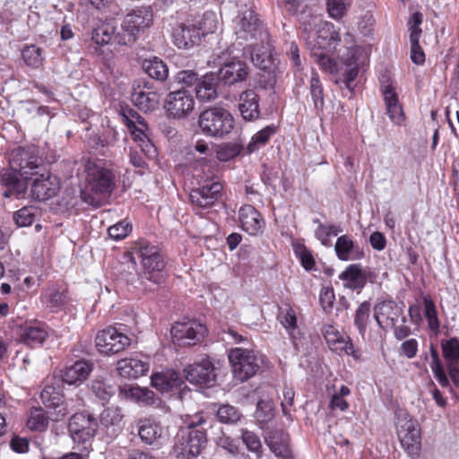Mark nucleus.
<instances>
[{
  "mask_svg": "<svg viewBox=\"0 0 459 459\" xmlns=\"http://www.w3.org/2000/svg\"><path fill=\"white\" fill-rule=\"evenodd\" d=\"M42 299L47 306L52 312L61 311L67 303V296L65 290H60L56 287L48 289Z\"/></svg>",
  "mask_w": 459,
  "mask_h": 459,
  "instance_id": "39",
  "label": "nucleus"
},
{
  "mask_svg": "<svg viewBox=\"0 0 459 459\" xmlns=\"http://www.w3.org/2000/svg\"><path fill=\"white\" fill-rule=\"evenodd\" d=\"M269 49V40L265 44V48L259 47H244L243 56L250 58L252 63L260 69V72L267 69H276L279 67L278 63L271 55L267 54Z\"/></svg>",
  "mask_w": 459,
  "mask_h": 459,
  "instance_id": "26",
  "label": "nucleus"
},
{
  "mask_svg": "<svg viewBox=\"0 0 459 459\" xmlns=\"http://www.w3.org/2000/svg\"><path fill=\"white\" fill-rule=\"evenodd\" d=\"M281 74L280 67L260 72L259 85L264 89H273Z\"/></svg>",
  "mask_w": 459,
  "mask_h": 459,
  "instance_id": "60",
  "label": "nucleus"
},
{
  "mask_svg": "<svg viewBox=\"0 0 459 459\" xmlns=\"http://www.w3.org/2000/svg\"><path fill=\"white\" fill-rule=\"evenodd\" d=\"M308 35L306 38L307 44L312 50H325L331 51L336 48L341 41L339 33L334 30L332 23L319 21L317 30L315 34L308 31L305 28Z\"/></svg>",
  "mask_w": 459,
  "mask_h": 459,
  "instance_id": "11",
  "label": "nucleus"
},
{
  "mask_svg": "<svg viewBox=\"0 0 459 459\" xmlns=\"http://www.w3.org/2000/svg\"><path fill=\"white\" fill-rule=\"evenodd\" d=\"M351 394V390L346 385H342L341 388L332 394L330 401V407L333 410L346 411L349 408V403L345 397Z\"/></svg>",
  "mask_w": 459,
  "mask_h": 459,
  "instance_id": "59",
  "label": "nucleus"
},
{
  "mask_svg": "<svg viewBox=\"0 0 459 459\" xmlns=\"http://www.w3.org/2000/svg\"><path fill=\"white\" fill-rule=\"evenodd\" d=\"M241 438L247 448L259 458L262 455V444L258 436L247 429H241Z\"/></svg>",
  "mask_w": 459,
  "mask_h": 459,
  "instance_id": "56",
  "label": "nucleus"
},
{
  "mask_svg": "<svg viewBox=\"0 0 459 459\" xmlns=\"http://www.w3.org/2000/svg\"><path fill=\"white\" fill-rule=\"evenodd\" d=\"M131 343L130 338L116 327L108 326L98 332L95 346L104 355H113L125 351Z\"/></svg>",
  "mask_w": 459,
  "mask_h": 459,
  "instance_id": "8",
  "label": "nucleus"
},
{
  "mask_svg": "<svg viewBox=\"0 0 459 459\" xmlns=\"http://www.w3.org/2000/svg\"><path fill=\"white\" fill-rule=\"evenodd\" d=\"M58 178L49 172L37 176L31 184V195L39 201L48 200L55 196L59 191Z\"/></svg>",
  "mask_w": 459,
  "mask_h": 459,
  "instance_id": "19",
  "label": "nucleus"
},
{
  "mask_svg": "<svg viewBox=\"0 0 459 459\" xmlns=\"http://www.w3.org/2000/svg\"><path fill=\"white\" fill-rule=\"evenodd\" d=\"M216 28L213 13H205L199 23V26L194 23L178 24L172 32L174 44L178 48H190L198 45L203 36L212 32Z\"/></svg>",
  "mask_w": 459,
  "mask_h": 459,
  "instance_id": "6",
  "label": "nucleus"
},
{
  "mask_svg": "<svg viewBox=\"0 0 459 459\" xmlns=\"http://www.w3.org/2000/svg\"><path fill=\"white\" fill-rule=\"evenodd\" d=\"M238 109L245 120L252 121L260 117L259 99L254 90H247L240 94Z\"/></svg>",
  "mask_w": 459,
  "mask_h": 459,
  "instance_id": "30",
  "label": "nucleus"
},
{
  "mask_svg": "<svg viewBox=\"0 0 459 459\" xmlns=\"http://www.w3.org/2000/svg\"><path fill=\"white\" fill-rule=\"evenodd\" d=\"M136 36L129 30L128 28L125 27L123 22L119 28L115 26L113 35V45L114 46H132L136 41Z\"/></svg>",
  "mask_w": 459,
  "mask_h": 459,
  "instance_id": "53",
  "label": "nucleus"
},
{
  "mask_svg": "<svg viewBox=\"0 0 459 459\" xmlns=\"http://www.w3.org/2000/svg\"><path fill=\"white\" fill-rule=\"evenodd\" d=\"M86 181L90 189L96 194H108L114 187L113 173L96 163L86 165Z\"/></svg>",
  "mask_w": 459,
  "mask_h": 459,
  "instance_id": "14",
  "label": "nucleus"
},
{
  "mask_svg": "<svg viewBox=\"0 0 459 459\" xmlns=\"http://www.w3.org/2000/svg\"><path fill=\"white\" fill-rule=\"evenodd\" d=\"M386 114L390 120L397 125L403 126L405 121V115L399 101L395 88L392 84L382 87Z\"/></svg>",
  "mask_w": 459,
  "mask_h": 459,
  "instance_id": "23",
  "label": "nucleus"
},
{
  "mask_svg": "<svg viewBox=\"0 0 459 459\" xmlns=\"http://www.w3.org/2000/svg\"><path fill=\"white\" fill-rule=\"evenodd\" d=\"M185 377L190 383L200 386H212L216 381L214 367L208 359L189 365L185 369Z\"/></svg>",
  "mask_w": 459,
  "mask_h": 459,
  "instance_id": "18",
  "label": "nucleus"
},
{
  "mask_svg": "<svg viewBox=\"0 0 459 459\" xmlns=\"http://www.w3.org/2000/svg\"><path fill=\"white\" fill-rule=\"evenodd\" d=\"M48 425V417L46 415L44 410L40 407L33 408L30 411V415L27 421L28 428L35 431H44Z\"/></svg>",
  "mask_w": 459,
  "mask_h": 459,
  "instance_id": "51",
  "label": "nucleus"
},
{
  "mask_svg": "<svg viewBox=\"0 0 459 459\" xmlns=\"http://www.w3.org/2000/svg\"><path fill=\"white\" fill-rule=\"evenodd\" d=\"M152 11L148 6H143L132 10L125 18V27L132 30V33L138 39L139 33L149 28L152 23Z\"/></svg>",
  "mask_w": 459,
  "mask_h": 459,
  "instance_id": "21",
  "label": "nucleus"
},
{
  "mask_svg": "<svg viewBox=\"0 0 459 459\" xmlns=\"http://www.w3.org/2000/svg\"><path fill=\"white\" fill-rule=\"evenodd\" d=\"M143 67L150 77L157 81L164 82L169 76L167 65L158 57L145 60L143 64Z\"/></svg>",
  "mask_w": 459,
  "mask_h": 459,
  "instance_id": "41",
  "label": "nucleus"
},
{
  "mask_svg": "<svg viewBox=\"0 0 459 459\" xmlns=\"http://www.w3.org/2000/svg\"><path fill=\"white\" fill-rule=\"evenodd\" d=\"M422 302L424 307V316L428 321L429 328L435 333H437L440 323L437 317L436 305L429 295L422 296Z\"/></svg>",
  "mask_w": 459,
  "mask_h": 459,
  "instance_id": "44",
  "label": "nucleus"
},
{
  "mask_svg": "<svg viewBox=\"0 0 459 459\" xmlns=\"http://www.w3.org/2000/svg\"><path fill=\"white\" fill-rule=\"evenodd\" d=\"M349 5L344 0H327V11L329 15L334 19L342 18L346 13Z\"/></svg>",
  "mask_w": 459,
  "mask_h": 459,
  "instance_id": "63",
  "label": "nucleus"
},
{
  "mask_svg": "<svg viewBox=\"0 0 459 459\" xmlns=\"http://www.w3.org/2000/svg\"><path fill=\"white\" fill-rule=\"evenodd\" d=\"M234 378L245 382L254 377L264 363V357L256 351L245 347L231 349L229 352Z\"/></svg>",
  "mask_w": 459,
  "mask_h": 459,
  "instance_id": "5",
  "label": "nucleus"
},
{
  "mask_svg": "<svg viewBox=\"0 0 459 459\" xmlns=\"http://www.w3.org/2000/svg\"><path fill=\"white\" fill-rule=\"evenodd\" d=\"M400 317L402 323H406L403 306H399L394 300H382L374 307V318L382 329L394 327Z\"/></svg>",
  "mask_w": 459,
  "mask_h": 459,
  "instance_id": "16",
  "label": "nucleus"
},
{
  "mask_svg": "<svg viewBox=\"0 0 459 459\" xmlns=\"http://www.w3.org/2000/svg\"><path fill=\"white\" fill-rule=\"evenodd\" d=\"M122 410L118 407H108L100 413V421L108 431L111 429V436H116L121 429L123 420Z\"/></svg>",
  "mask_w": 459,
  "mask_h": 459,
  "instance_id": "38",
  "label": "nucleus"
},
{
  "mask_svg": "<svg viewBox=\"0 0 459 459\" xmlns=\"http://www.w3.org/2000/svg\"><path fill=\"white\" fill-rule=\"evenodd\" d=\"M242 149L243 146L239 143H222L217 147L216 156L221 161H228L237 157Z\"/></svg>",
  "mask_w": 459,
  "mask_h": 459,
  "instance_id": "54",
  "label": "nucleus"
},
{
  "mask_svg": "<svg viewBox=\"0 0 459 459\" xmlns=\"http://www.w3.org/2000/svg\"><path fill=\"white\" fill-rule=\"evenodd\" d=\"M164 108L168 117L182 119L188 117L195 108V100L186 90L169 92L165 100Z\"/></svg>",
  "mask_w": 459,
  "mask_h": 459,
  "instance_id": "12",
  "label": "nucleus"
},
{
  "mask_svg": "<svg viewBox=\"0 0 459 459\" xmlns=\"http://www.w3.org/2000/svg\"><path fill=\"white\" fill-rule=\"evenodd\" d=\"M243 230L249 235L256 236L262 231L264 221L260 213L252 205H244L238 212Z\"/></svg>",
  "mask_w": 459,
  "mask_h": 459,
  "instance_id": "28",
  "label": "nucleus"
},
{
  "mask_svg": "<svg viewBox=\"0 0 459 459\" xmlns=\"http://www.w3.org/2000/svg\"><path fill=\"white\" fill-rule=\"evenodd\" d=\"M119 375L126 378H137L149 371V363L136 358H126L117 361Z\"/></svg>",
  "mask_w": 459,
  "mask_h": 459,
  "instance_id": "32",
  "label": "nucleus"
},
{
  "mask_svg": "<svg viewBox=\"0 0 459 459\" xmlns=\"http://www.w3.org/2000/svg\"><path fill=\"white\" fill-rule=\"evenodd\" d=\"M218 78L214 73H208L198 80L195 86V95L199 101L209 102L218 97Z\"/></svg>",
  "mask_w": 459,
  "mask_h": 459,
  "instance_id": "29",
  "label": "nucleus"
},
{
  "mask_svg": "<svg viewBox=\"0 0 459 459\" xmlns=\"http://www.w3.org/2000/svg\"><path fill=\"white\" fill-rule=\"evenodd\" d=\"M310 95L315 108L317 111H322L325 106L324 91L318 74L314 71L310 78Z\"/></svg>",
  "mask_w": 459,
  "mask_h": 459,
  "instance_id": "47",
  "label": "nucleus"
},
{
  "mask_svg": "<svg viewBox=\"0 0 459 459\" xmlns=\"http://www.w3.org/2000/svg\"><path fill=\"white\" fill-rule=\"evenodd\" d=\"M206 327L197 321L176 323L171 328L172 341L178 346L195 345L201 341Z\"/></svg>",
  "mask_w": 459,
  "mask_h": 459,
  "instance_id": "13",
  "label": "nucleus"
},
{
  "mask_svg": "<svg viewBox=\"0 0 459 459\" xmlns=\"http://www.w3.org/2000/svg\"><path fill=\"white\" fill-rule=\"evenodd\" d=\"M119 394L124 398L143 406H159L160 400L147 387L124 385L119 387Z\"/></svg>",
  "mask_w": 459,
  "mask_h": 459,
  "instance_id": "22",
  "label": "nucleus"
},
{
  "mask_svg": "<svg viewBox=\"0 0 459 459\" xmlns=\"http://www.w3.org/2000/svg\"><path fill=\"white\" fill-rule=\"evenodd\" d=\"M124 119L126 125L131 131L133 139L138 143L142 151L150 155L154 154V145L152 143L145 133L148 128L145 120L141 116H137V125H135V122L132 119H129L126 114H124Z\"/></svg>",
  "mask_w": 459,
  "mask_h": 459,
  "instance_id": "25",
  "label": "nucleus"
},
{
  "mask_svg": "<svg viewBox=\"0 0 459 459\" xmlns=\"http://www.w3.org/2000/svg\"><path fill=\"white\" fill-rule=\"evenodd\" d=\"M430 357H431L430 368L433 372L435 378L437 379V381L442 387H448L449 386L448 377L445 372L443 364L439 359L438 352L433 345L430 346Z\"/></svg>",
  "mask_w": 459,
  "mask_h": 459,
  "instance_id": "43",
  "label": "nucleus"
},
{
  "mask_svg": "<svg viewBox=\"0 0 459 459\" xmlns=\"http://www.w3.org/2000/svg\"><path fill=\"white\" fill-rule=\"evenodd\" d=\"M115 25L112 22H101L91 31V40L100 46L113 45Z\"/></svg>",
  "mask_w": 459,
  "mask_h": 459,
  "instance_id": "42",
  "label": "nucleus"
},
{
  "mask_svg": "<svg viewBox=\"0 0 459 459\" xmlns=\"http://www.w3.org/2000/svg\"><path fill=\"white\" fill-rule=\"evenodd\" d=\"M325 51V50H312L311 56L324 71L333 74L336 72V62Z\"/></svg>",
  "mask_w": 459,
  "mask_h": 459,
  "instance_id": "58",
  "label": "nucleus"
},
{
  "mask_svg": "<svg viewBox=\"0 0 459 459\" xmlns=\"http://www.w3.org/2000/svg\"><path fill=\"white\" fill-rule=\"evenodd\" d=\"M222 185L219 181L205 182L203 186L192 189L189 199L195 208L206 209L213 206L221 197Z\"/></svg>",
  "mask_w": 459,
  "mask_h": 459,
  "instance_id": "17",
  "label": "nucleus"
},
{
  "mask_svg": "<svg viewBox=\"0 0 459 459\" xmlns=\"http://www.w3.org/2000/svg\"><path fill=\"white\" fill-rule=\"evenodd\" d=\"M160 428L153 422L146 421L139 429V436L146 444H152L160 436Z\"/></svg>",
  "mask_w": 459,
  "mask_h": 459,
  "instance_id": "57",
  "label": "nucleus"
},
{
  "mask_svg": "<svg viewBox=\"0 0 459 459\" xmlns=\"http://www.w3.org/2000/svg\"><path fill=\"white\" fill-rule=\"evenodd\" d=\"M204 134L212 137H224L234 128L232 115L222 108H211L204 110L198 120Z\"/></svg>",
  "mask_w": 459,
  "mask_h": 459,
  "instance_id": "7",
  "label": "nucleus"
},
{
  "mask_svg": "<svg viewBox=\"0 0 459 459\" xmlns=\"http://www.w3.org/2000/svg\"><path fill=\"white\" fill-rule=\"evenodd\" d=\"M132 101L144 112L153 110L159 104V94L156 91H145L139 85L132 92Z\"/></svg>",
  "mask_w": 459,
  "mask_h": 459,
  "instance_id": "35",
  "label": "nucleus"
},
{
  "mask_svg": "<svg viewBox=\"0 0 459 459\" xmlns=\"http://www.w3.org/2000/svg\"><path fill=\"white\" fill-rule=\"evenodd\" d=\"M181 384L182 381L178 377V374L173 370L156 373L152 377V385L161 393L178 388Z\"/></svg>",
  "mask_w": 459,
  "mask_h": 459,
  "instance_id": "37",
  "label": "nucleus"
},
{
  "mask_svg": "<svg viewBox=\"0 0 459 459\" xmlns=\"http://www.w3.org/2000/svg\"><path fill=\"white\" fill-rule=\"evenodd\" d=\"M135 254L141 259L143 268L140 274V281L144 290H152L148 281L154 285H160L165 281L166 274L163 272L165 262L158 247L141 241Z\"/></svg>",
  "mask_w": 459,
  "mask_h": 459,
  "instance_id": "4",
  "label": "nucleus"
},
{
  "mask_svg": "<svg viewBox=\"0 0 459 459\" xmlns=\"http://www.w3.org/2000/svg\"><path fill=\"white\" fill-rule=\"evenodd\" d=\"M296 254L299 256L302 266L307 271L313 269L315 260L309 250H307L304 246H300L296 248Z\"/></svg>",
  "mask_w": 459,
  "mask_h": 459,
  "instance_id": "64",
  "label": "nucleus"
},
{
  "mask_svg": "<svg viewBox=\"0 0 459 459\" xmlns=\"http://www.w3.org/2000/svg\"><path fill=\"white\" fill-rule=\"evenodd\" d=\"M92 393L102 401H108L115 394V387L103 378H96L91 383Z\"/></svg>",
  "mask_w": 459,
  "mask_h": 459,
  "instance_id": "55",
  "label": "nucleus"
},
{
  "mask_svg": "<svg viewBox=\"0 0 459 459\" xmlns=\"http://www.w3.org/2000/svg\"><path fill=\"white\" fill-rule=\"evenodd\" d=\"M322 333L333 351L338 354L345 353L355 356V350L351 341L349 338L345 339L333 325H325Z\"/></svg>",
  "mask_w": 459,
  "mask_h": 459,
  "instance_id": "24",
  "label": "nucleus"
},
{
  "mask_svg": "<svg viewBox=\"0 0 459 459\" xmlns=\"http://www.w3.org/2000/svg\"><path fill=\"white\" fill-rule=\"evenodd\" d=\"M232 24L237 39L247 42L246 47L265 48L269 35L251 5L241 6Z\"/></svg>",
  "mask_w": 459,
  "mask_h": 459,
  "instance_id": "3",
  "label": "nucleus"
},
{
  "mask_svg": "<svg viewBox=\"0 0 459 459\" xmlns=\"http://www.w3.org/2000/svg\"><path fill=\"white\" fill-rule=\"evenodd\" d=\"M47 338L48 332L42 325L25 326L20 333L21 342L30 348L41 346Z\"/></svg>",
  "mask_w": 459,
  "mask_h": 459,
  "instance_id": "36",
  "label": "nucleus"
},
{
  "mask_svg": "<svg viewBox=\"0 0 459 459\" xmlns=\"http://www.w3.org/2000/svg\"><path fill=\"white\" fill-rule=\"evenodd\" d=\"M39 215L37 207L24 206L13 213V220L19 227L30 226Z\"/></svg>",
  "mask_w": 459,
  "mask_h": 459,
  "instance_id": "50",
  "label": "nucleus"
},
{
  "mask_svg": "<svg viewBox=\"0 0 459 459\" xmlns=\"http://www.w3.org/2000/svg\"><path fill=\"white\" fill-rule=\"evenodd\" d=\"M92 368V363L84 359L77 360L65 368L62 372V379L68 385H80L86 380Z\"/></svg>",
  "mask_w": 459,
  "mask_h": 459,
  "instance_id": "27",
  "label": "nucleus"
},
{
  "mask_svg": "<svg viewBox=\"0 0 459 459\" xmlns=\"http://www.w3.org/2000/svg\"><path fill=\"white\" fill-rule=\"evenodd\" d=\"M336 256L342 261L360 259L363 252L359 251L348 235L340 236L334 245Z\"/></svg>",
  "mask_w": 459,
  "mask_h": 459,
  "instance_id": "34",
  "label": "nucleus"
},
{
  "mask_svg": "<svg viewBox=\"0 0 459 459\" xmlns=\"http://www.w3.org/2000/svg\"><path fill=\"white\" fill-rule=\"evenodd\" d=\"M443 357L448 375L455 386H459V340L455 337L441 342Z\"/></svg>",
  "mask_w": 459,
  "mask_h": 459,
  "instance_id": "20",
  "label": "nucleus"
},
{
  "mask_svg": "<svg viewBox=\"0 0 459 459\" xmlns=\"http://www.w3.org/2000/svg\"><path fill=\"white\" fill-rule=\"evenodd\" d=\"M206 420L196 414L186 420L175 437L173 454L177 459H191L198 455L206 444V432L203 427Z\"/></svg>",
  "mask_w": 459,
  "mask_h": 459,
  "instance_id": "2",
  "label": "nucleus"
},
{
  "mask_svg": "<svg viewBox=\"0 0 459 459\" xmlns=\"http://www.w3.org/2000/svg\"><path fill=\"white\" fill-rule=\"evenodd\" d=\"M396 429L402 446L411 454L417 453L421 441L420 429L417 422L407 413H399Z\"/></svg>",
  "mask_w": 459,
  "mask_h": 459,
  "instance_id": "10",
  "label": "nucleus"
},
{
  "mask_svg": "<svg viewBox=\"0 0 459 459\" xmlns=\"http://www.w3.org/2000/svg\"><path fill=\"white\" fill-rule=\"evenodd\" d=\"M274 416V408L271 401L260 400L257 403L255 417L261 428L272 421Z\"/></svg>",
  "mask_w": 459,
  "mask_h": 459,
  "instance_id": "48",
  "label": "nucleus"
},
{
  "mask_svg": "<svg viewBox=\"0 0 459 459\" xmlns=\"http://www.w3.org/2000/svg\"><path fill=\"white\" fill-rule=\"evenodd\" d=\"M271 451L282 459H290L292 456L290 447V437L283 431H274L265 438Z\"/></svg>",
  "mask_w": 459,
  "mask_h": 459,
  "instance_id": "33",
  "label": "nucleus"
},
{
  "mask_svg": "<svg viewBox=\"0 0 459 459\" xmlns=\"http://www.w3.org/2000/svg\"><path fill=\"white\" fill-rule=\"evenodd\" d=\"M98 423L94 417L86 412L74 413L69 421L68 429L74 441L86 442L96 433Z\"/></svg>",
  "mask_w": 459,
  "mask_h": 459,
  "instance_id": "15",
  "label": "nucleus"
},
{
  "mask_svg": "<svg viewBox=\"0 0 459 459\" xmlns=\"http://www.w3.org/2000/svg\"><path fill=\"white\" fill-rule=\"evenodd\" d=\"M371 305L368 301L362 302L355 312L354 325L360 335L364 336L370 318Z\"/></svg>",
  "mask_w": 459,
  "mask_h": 459,
  "instance_id": "49",
  "label": "nucleus"
},
{
  "mask_svg": "<svg viewBox=\"0 0 459 459\" xmlns=\"http://www.w3.org/2000/svg\"><path fill=\"white\" fill-rule=\"evenodd\" d=\"M9 164L12 171L1 173V180L8 187L3 193L6 198L25 193L28 187L26 180L37 176L34 170L39 168V158L34 147H20L10 153Z\"/></svg>",
  "mask_w": 459,
  "mask_h": 459,
  "instance_id": "1",
  "label": "nucleus"
},
{
  "mask_svg": "<svg viewBox=\"0 0 459 459\" xmlns=\"http://www.w3.org/2000/svg\"><path fill=\"white\" fill-rule=\"evenodd\" d=\"M217 63L221 67L216 76L226 85L244 82L248 75L247 65L240 60L230 58L227 53L222 52L219 55Z\"/></svg>",
  "mask_w": 459,
  "mask_h": 459,
  "instance_id": "9",
  "label": "nucleus"
},
{
  "mask_svg": "<svg viewBox=\"0 0 459 459\" xmlns=\"http://www.w3.org/2000/svg\"><path fill=\"white\" fill-rule=\"evenodd\" d=\"M40 397L47 407L55 409L53 420H61L71 412L67 403H60L61 397L53 386L45 387L40 394Z\"/></svg>",
  "mask_w": 459,
  "mask_h": 459,
  "instance_id": "31",
  "label": "nucleus"
},
{
  "mask_svg": "<svg viewBox=\"0 0 459 459\" xmlns=\"http://www.w3.org/2000/svg\"><path fill=\"white\" fill-rule=\"evenodd\" d=\"M22 57L24 63L32 68H39L43 65L42 49L36 45H29L22 48Z\"/></svg>",
  "mask_w": 459,
  "mask_h": 459,
  "instance_id": "45",
  "label": "nucleus"
},
{
  "mask_svg": "<svg viewBox=\"0 0 459 459\" xmlns=\"http://www.w3.org/2000/svg\"><path fill=\"white\" fill-rule=\"evenodd\" d=\"M344 59V63L346 65V68L343 71L342 78L336 80L335 82H342L344 86L352 93L355 87V79L359 74V64L357 62V58H350L342 56Z\"/></svg>",
  "mask_w": 459,
  "mask_h": 459,
  "instance_id": "40",
  "label": "nucleus"
},
{
  "mask_svg": "<svg viewBox=\"0 0 459 459\" xmlns=\"http://www.w3.org/2000/svg\"><path fill=\"white\" fill-rule=\"evenodd\" d=\"M276 133L274 126H267L259 132H257L251 138V141L247 146L248 153H252L262 146L265 145L272 135Z\"/></svg>",
  "mask_w": 459,
  "mask_h": 459,
  "instance_id": "46",
  "label": "nucleus"
},
{
  "mask_svg": "<svg viewBox=\"0 0 459 459\" xmlns=\"http://www.w3.org/2000/svg\"><path fill=\"white\" fill-rule=\"evenodd\" d=\"M131 230V224L126 221H119L108 229L109 237L114 239H122L126 238Z\"/></svg>",
  "mask_w": 459,
  "mask_h": 459,
  "instance_id": "62",
  "label": "nucleus"
},
{
  "mask_svg": "<svg viewBox=\"0 0 459 459\" xmlns=\"http://www.w3.org/2000/svg\"><path fill=\"white\" fill-rule=\"evenodd\" d=\"M422 22V15L420 13H414L408 22L410 30V42H413L415 45L420 40L421 29L420 25Z\"/></svg>",
  "mask_w": 459,
  "mask_h": 459,
  "instance_id": "61",
  "label": "nucleus"
},
{
  "mask_svg": "<svg viewBox=\"0 0 459 459\" xmlns=\"http://www.w3.org/2000/svg\"><path fill=\"white\" fill-rule=\"evenodd\" d=\"M217 417L221 422L226 424H235L242 417L238 408L230 404H221L217 410Z\"/></svg>",
  "mask_w": 459,
  "mask_h": 459,
  "instance_id": "52",
  "label": "nucleus"
}]
</instances>
